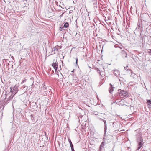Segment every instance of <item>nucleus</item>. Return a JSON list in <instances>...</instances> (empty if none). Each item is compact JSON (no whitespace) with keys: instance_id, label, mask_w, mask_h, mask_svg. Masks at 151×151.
<instances>
[{"instance_id":"obj_41","label":"nucleus","mask_w":151,"mask_h":151,"mask_svg":"<svg viewBox=\"0 0 151 151\" xmlns=\"http://www.w3.org/2000/svg\"><path fill=\"white\" fill-rule=\"evenodd\" d=\"M101 149H100L98 150V151H101Z\"/></svg>"},{"instance_id":"obj_45","label":"nucleus","mask_w":151,"mask_h":151,"mask_svg":"<svg viewBox=\"0 0 151 151\" xmlns=\"http://www.w3.org/2000/svg\"><path fill=\"white\" fill-rule=\"evenodd\" d=\"M52 72H53V73L54 71H52Z\"/></svg>"},{"instance_id":"obj_40","label":"nucleus","mask_w":151,"mask_h":151,"mask_svg":"<svg viewBox=\"0 0 151 151\" xmlns=\"http://www.w3.org/2000/svg\"><path fill=\"white\" fill-rule=\"evenodd\" d=\"M56 4L57 5V6H58V2H56Z\"/></svg>"},{"instance_id":"obj_39","label":"nucleus","mask_w":151,"mask_h":151,"mask_svg":"<svg viewBox=\"0 0 151 151\" xmlns=\"http://www.w3.org/2000/svg\"><path fill=\"white\" fill-rule=\"evenodd\" d=\"M140 31H141V33L142 32V29H140Z\"/></svg>"},{"instance_id":"obj_12","label":"nucleus","mask_w":151,"mask_h":151,"mask_svg":"<svg viewBox=\"0 0 151 151\" xmlns=\"http://www.w3.org/2000/svg\"><path fill=\"white\" fill-rule=\"evenodd\" d=\"M110 86L111 87L110 88L109 90V93H111V92L113 91L114 87H112V85L110 83Z\"/></svg>"},{"instance_id":"obj_21","label":"nucleus","mask_w":151,"mask_h":151,"mask_svg":"<svg viewBox=\"0 0 151 151\" xmlns=\"http://www.w3.org/2000/svg\"><path fill=\"white\" fill-rule=\"evenodd\" d=\"M10 92L12 93V94H14V90L13 88H12L10 87Z\"/></svg>"},{"instance_id":"obj_32","label":"nucleus","mask_w":151,"mask_h":151,"mask_svg":"<svg viewBox=\"0 0 151 151\" xmlns=\"http://www.w3.org/2000/svg\"><path fill=\"white\" fill-rule=\"evenodd\" d=\"M25 81H26V79L24 80L21 83V84H22L23 83H24V82Z\"/></svg>"},{"instance_id":"obj_34","label":"nucleus","mask_w":151,"mask_h":151,"mask_svg":"<svg viewBox=\"0 0 151 151\" xmlns=\"http://www.w3.org/2000/svg\"><path fill=\"white\" fill-rule=\"evenodd\" d=\"M78 60V59H76V63L77 64Z\"/></svg>"},{"instance_id":"obj_44","label":"nucleus","mask_w":151,"mask_h":151,"mask_svg":"<svg viewBox=\"0 0 151 151\" xmlns=\"http://www.w3.org/2000/svg\"><path fill=\"white\" fill-rule=\"evenodd\" d=\"M113 124H114V122H113Z\"/></svg>"},{"instance_id":"obj_26","label":"nucleus","mask_w":151,"mask_h":151,"mask_svg":"<svg viewBox=\"0 0 151 151\" xmlns=\"http://www.w3.org/2000/svg\"><path fill=\"white\" fill-rule=\"evenodd\" d=\"M54 50L55 51H58V48L56 47H55L54 48Z\"/></svg>"},{"instance_id":"obj_19","label":"nucleus","mask_w":151,"mask_h":151,"mask_svg":"<svg viewBox=\"0 0 151 151\" xmlns=\"http://www.w3.org/2000/svg\"><path fill=\"white\" fill-rule=\"evenodd\" d=\"M107 130V126H104V136L105 135V134L106 131Z\"/></svg>"},{"instance_id":"obj_6","label":"nucleus","mask_w":151,"mask_h":151,"mask_svg":"<svg viewBox=\"0 0 151 151\" xmlns=\"http://www.w3.org/2000/svg\"><path fill=\"white\" fill-rule=\"evenodd\" d=\"M95 69L97 72L101 76L103 77L104 76V71L102 70L100 71L98 68H96Z\"/></svg>"},{"instance_id":"obj_20","label":"nucleus","mask_w":151,"mask_h":151,"mask_svg":"<svg viewBox=\"0 0 151 151\" xmlns=\"http://www.w3.org/2000/svg\"><path fill=\"white\" fill-rule=\"evenodd\" d=\"M147 101L148 103V105H150L151 106V100H150L147 99Z\"/></svg>"},{"instance_id":"obj_33","label":"nucleus","mask_w":151,"mask_h":151,"mask_svg":"<svg viewBox=\"0 0 151 151\" xmlns=\"http://www.w3.org/2000/svg\"><path fill=\"white\" fill-rule=\"evenodd\" d=\"M94 114L95 115H97V112H94Z\"/></svg>"},{"instance_id":"obj_38","label":"nucleus","mask_w":151,"mask_h":151,"mask_svg":"<svg viewBox=\"0 0 151 151\" xmlns=\"http://www.w3.org/2000/svg\"><path fill=\"white\" fill-rule=\"evenodd\" d=\"M59 6L62 9H64V7H63L61 6L60 5H59Z\"/></svg>"},{"instance_id":"obj_8","label":"nucleus","mask_w":151,"mask_h":151,"mask_svg":"<svg viewBox=\"0 0 151 151\" xmlns=\"http://www.w3.org/2000/svg\"><path fill=\"white\" fill-rule=\"evenodd\" d=\"M121 55L122 57L123 58L125 57V58H127V54L125 50H123L121 51Z\"/></svg>"},{"instance_id":"obj_11","label":"nucleus","mask_w":151,"mask_h":151,"mask_svg":"<svg viewBox=\"0 0 151 151\" xmlns=\"http://www.w3.org/2000/svg\"><path fill=\"white\" fill-rule=\"evenodd\" d=\"M142 25L140 22H139L137 24V26L136 28V29H138L139 30V29H140V27H142Z\"/></svg>"},{"instance_id":"obj_28","label":"nucleus","mask_w":151,"mask_h":151,"mask_svg":"<svg viewBox=\"0 0 151 151\" xmlns=\"http://www.w3.org/2000/svg\"><path fill=\"white\" fill-rule=\"evenodd\" d=\"M13 88V89H14V91H15V90H16V89L17 90H18L17 89V87H14Z\"/></svg>"},{"instance_id":"obj_22","label":"nucleus","mask_w":151,"mask_h":151,"mask_svg":"<svg viewBox=\"0 0 151 151\" xmlns=\"http://www.w3.org/2000/svg\"><path fill=\"white\" fill-rule=\"evenodd\" d=\"M135 76H136V75L134 73H132V74L131 75V77H132L133 78H134Z\"/></svg>"},{"instance_id":"obj_2","label":"nucleus","mask_w":151,"mask_h":151,"mask_svg":"<svg viewBox=\"0 0 151 151\" xmlns=\"http://www.w3.org/2000/svg\"><path fill=\"white\" fill-rule=\"evenodd\" d=\"M118 92L119 93V96L121 97H123L127 94V93L125 91L119 89Z\"/></svg>"},{"instance_id":"obj_9","label":"nucleus","mask_w":151,"mask_h":151,"mask_svg":"<svg viewBox=\"0 0 151 151\" xmlns=\"http://www.w3.org/2000/svg\"><path fill=\"white\" fill-rule=\"evenodd\" d=\"M58 63L56 62L53 63L52 64V66L55 70H57L58 68Z\"/></svg>"},{"instance_id":"obj_35","label":"nucleus","mask_w":151,"mask_h":151,"mask_svg":"<svg viewBox=\"0 0 151 151\" xmlns=\"http://www.w3.org/2000/svg\"><path fill=\"white\" fill-rule=\"evenodd\" d=\"M72 12V10H70V11H69V13H71Z\"/></svg>"},{"instance_id":"obj_42","label":"nucleus","mask_w":151,"mask_h":151,"mask_svg":"<svg viewBox=\"0 0 151 151\" xmlns=\"http://www.w3.org/2000/svg\"><path fill=\"white\" fill-rule=\"evenodd\" d=\"M149 53H150V54H151V50H150V51Z\"/></svg>"},{"instance_id":"obj_24","label":"nucleus","mask_w":151,"mask_h":151,"mask_svg":"<svg viewBox=\"0 0 151 151\" xmlns=\"http://www.w3.org/2000/svg\"><path fill=\"white\" fill-rule=\"evenodd\" d=\"M64 28V27H60L59 30L60 31H62V30H64L63 29Z\"/></svg>"},{"instance_id":"obj_43","label":"nucleus","mask_w":151,"mask_h":151,"mask_svg":"<svg viewBox=\"0 0 151 151\" xmlns=\"http://www.w3.org/2000/svg\"><path fill=\"white\" fill-rule=\"evenodd\" d=\"M127 70H128H128H130V69H128Z\"/></svg>"},{"instance_id":"obj_4","label":"nucleus","mask_w":151,"mask_h":151,"mask_svg":"<svg viewBox=\"0 0 151 151\" xmlns=\"http://www.w3.org/2000/svg\"><path fill=\"white\" fill-rule=\"evenodd\" d=\"M79 80L78 78L76 76H73L72 83H78L79 82Z\"/></svg>"},{"instance_id":"obj_30","label":"nucleus","mask_w":151,"mask_h":151,"mask_svg":"<svg viewBox=\"0 0 151 151\" xmlns=\"http://www.w3.org/2000/svg\"><path fill=\"white\" fill-rule=\"evenodd\" d=\"M128 66H127L126 67H124V69H125L126 70H127V68L128 67Z\"/></svg>"},{"instance_id":"obj_1","label":"nucleus","mask_w":151,"mask_h":151,"mask_svg":"<svg viewBox=\"0 0 151 151\" xmlns=\"http://www.w3.org/2000/svg\"><path fill=\"white\" fill-rule=\"evenodd\" d=\"M141 18L143 21L145 22H148L150 19V17L148 14L147 13H143L141 16Z\"/></svg>"},{"instance_id":"obj_36","label":"nucleus","mask_w":151,"mask_h":151,"mask_svg":"<svg viewBox=\"0 0 151 151\" xmlns=\"http://www.w3.org/2000/svg\"><path fill=\"white\" fill-rule=\"evenodd\" d=\"M12 58L13 60H14V58L13 56H12L11 57Z\"/></svg>"},{"instance_id":"obj_10","label":"nucleus","mask_w":151,"mask_h":151,"mask_svg":"<svg viewBox=\"0 0 151 151\" xmlns=\"http://www.w3.org/2000/svg\"><path fill=\"white\" fill-rule=\"evenodd\" d=\"M143 141H141L139 142H137V143H138V148L137 150H139L141 147H142V146L143 145L144 143L143 142Z\"/></svg>"},{"instance_id":"obj_14","label":"nucleus","mask_w":151,"mask_h":151,"mask_svg":"<svg viewBox=\"0 0 151 151\" xmlns=\"http://www.w3.org/2000/svg\"><path fill=\"white\" fill-rule=\"evenodd\" d=\"M27 86H26L24 85H23L22 87V89L24 91H26L27 90Z\"/></svg>"},{"instance_id":"obj_16","label":"nucleus","mask_w":151,"mask_h":151,"mask_svg":"<svg viewBox=\"0 0 151 151\" xmlns=\"http://www.w3.org/2000/svg\"><path fill=\"white\" fill-rule=\"evenodd\" d=\"M93 2V4L94 5V6H96V5H97V1L96 0H93L92 1Z\"/></svg>"},{"instance_id":"obj_23","label":"nucleus","mask_w":151,"mask_h":151,"mask_svg":"<svg viewBox=\"0 0 151 151\" xmlns=\"http://www.w3.org/2000/svg\"><path fill=\"white\" fill-rule=\"evenodd\" d=\"M18 91V90H17L16 89V90H15V91L14 90L13 94L14 95L17 93Z\"/></svg>"},{"instance_id":"obj_27","label":"nucleus","mask_w":151,"mask_h":151,"mask_svg":"<svg viewBox=\"0 0 151 151\" xmlns=\"http://www.w3.org/2000/svg\"><path fill=\"white\" fill-rule=\"evenodd\" d=\"M103 122H104V126H107L106 121L104 120Z\"/></svg>"},{"instance_id":"obj_15","label":"nucleus","mask_w":151,"mask_h":151,"mask_svg":"<svg viewBox=\"0 0 151 151\" xmlns=\"http://www.w3.org/2000/svg\"><path fill=\"white\" fill-rule=\"evenodd\" d=\"M68 141L69 142L70 145V147H73V145L72 144V142H71V140L70 139H68Z\"/></svg>"},{"instance_id":"obj_7","label":"nucleus","mask_w":151,"mask_h":151,"mask_svg":"<svg viewBox=\"0 0 151 151\" xmlns=\"http://www.w3.org/2000/svg\"><path fill=\"white\" fill-rule=\"evenodd\" d=\"M106 138H103V141L101 143V144L100 145L99 148L100 149H102V148L104 147V144H105V143L106 142Z\"/></svg>"},{"instance_id":"obj_3","label":"nucleus","mask_w":151,"mask_h":151,"mask_svg":"<svg viewBox=\"0 0 151 151\" xmlns=\"http://www.w3.org/2000/svg\"><path fill=\"white\" fill-rule=\"evenodd\" d=\"M137 142L143 141V139L142 138L141 133H138L137 134Z\"/></svg>"},{"instance_id":"obj_25","label":"nucleus","mask_w":151,"mask_h":151,"mask_svg":"<svg viewBox=\"0 0 151 151\" xmlns=\"http://www.w3.org/2000/svg\"><path fill=\"white\" fill-rule=\"evenodd\" d=\"M78 116L79 119V120L80 121V118L81 119L82 117H83V116L80 115H78Z\"/></svg>"},{"instance_id":"obj_17","label":"nucleus","mask_w":151,"mask_h":151,"mask_svg":"<svg viewBox=\"0 0 151 151\" xmlns=\"http://www.w3.org/2000/svg\"><path fill=\"white\" fill-rule=\"evenodd\" d=\"M14 95L13 94H12L10 95V96L9 97V99L8 100V101L9 100H10L11 99H12L13 98V97H14Z\"/></svg>"},{"instance_id":"obj_18","label":"nucleus","mask_w":151,"mask_h":151,"mask_svg":"<svg viewBox=\"0 0 151 151\" xmlns=\"http://www.w3.org/2000/svg\"><path fill=\"white\" fill-rule=\"evenodd\" d=\"M68 26H69L68 23V22H66V23H65L64 24L63 27H65V28H67L68 27Z\"/></svg>"},{"instance_id":"obj_13","label":"nucleus","mask_w":151,"mask_h":151,"mask_svg":"<svg viewBox=\"0 0 151 151\" xmlns=\"http://www.w3.org/2000/svg\"><path fill=\"white\" fill-rule=\"evenodd\" d=\"M23 2L24 3V5L23 6L24 7H27L29 5V4L27 2V0H24Z\"/></svg>"},{"instance_id":"obj_29","label":"nucleus","mask_w":151,"mask_h":151,"mask_svg":"<svg viewBox=\"0 0 151 151\" xmlns=\"http://www.w3.org/2000/svg\"><path fill=\"white\" fill-rule=\"evenodd\" d=\"M71 149L72 151H75V150H74V149L73 147H71Z\"/></svg>"},{"instance_id":"obj_31","label":"nucleus","mask_w":151,"mask_h":151,"mask_svg":"<svg viewBox=\"0 0 151 151\" xmlns=\"http://www.w3.org/2000/svg\"><path fill=\"white\" fill-rule=\"evenodd\" d=\"M31 119L32 120H33L34 119V117L32 116H31Z\"/></svg>"},{"instance_id":"obj_37","label":"nucleus","mask_w":151,"mask_h":151,"mask_svg":"<svg viewBox=\"0 0 151 151\" xmlns=\"http://www.w3.org/2000/svg\"><path fill=\"white\" fill-rule=\"evenodd\" d=\"M99 119H100L101 120V121H104V120H103V119H101V118H99Z\"/></svg>"},{"instance_id":"obj_5","label":"nucleus","mask_w":151,"mask_h":151,"mask_svg":"<svg viewBox=\"0 0 151 151\" xmlns=\"http://www.w3.org/2000/svg\"><path fill=\"white\" fill-rule=\"evenodd\" d=\"M60 70H62V72H63L64 73L68 72V70L67 68L65 66H63V65H62V68H61L60 66Z\"/></svg>"}]
</instances>
